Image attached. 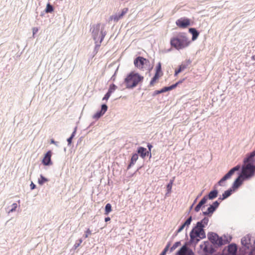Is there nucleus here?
Returning a JSON list of instances; mask_svg holds the SVG:
<instances>
[{"instance_id": "f257e3e1", "label": "nucleus", "mask_w": 255, "mask_h": 255, "mask_svg": "<svg viewBox=\"0 0 255 255\" xmlns=\"http://www.w3.org/2000/svg\"><path fill=\"white\" fill-rule=\"evenodd\" d=\"M207 237L208 241H204L199 246L201 251L198 253L200 255H217L216 253L218 249L229 244L232 239L231 236L228 237L225 235L220 236L212 232L208 233Z\"/></svg>"}, {"instance_id": "f03ea898", "label": "nucleus", "mask_w": 255, "mask_h": 255, "mask_svg": "<svg viewBox=\"0 0 255 255\" xmlns=\"http://www.w3.org/2000/svg\"><path fill=\"white\" fill-rule=\"evenodd\" d=\"M191 43V41L185 32H180L171 38L170 44L171 47L177 50L187 47Z\"/></svg>"}, {"instance_id": "7ed1b4c3", "label": "nucleus", "mask_w": 255, "mask_h": 255, "mask_svg": "<svg viewBox=\"0 0 255 255\" xmlns=\"http://www.w3.org/2000/svg\"><path fill=\"white\" fill-rule=\"evenodd\" d=\"M144 80V77L135 71L128 73L124 79V83L128 89H133L138 85H141Z\"/></svg>"}, {"instance_id": "20e7f679", "label": "nucleus", "mask_w": 255, "mask_h": 255, "mask_svg": "<svg viewBox=\"0 0 255 255\" xmlns=\"http://www.w3.org/2000/svg\"><path fill=\"white\" fill-rule=\"evenodd\" d=\"M190 240L185 243L183 246L194 247L195 248L198 243L202 239L206 237L205 230L198 229L193 227L189 233Z\"/></svg>"}, {"instance_id": "39448f33", "label": "nucleus", "mask_w": 255, "mask_h": 255, "mask_svg": "<svg viewBox=\"0 0 255 255\" xmlns=\"http://www.w3.org/2000/svg\"><path fill=\"white\" fill-rule=\"evenodd\" d=\"M242 247L239 249L240 255H247L248 251L255 246V237L251 234H248L241 239Z\"/></svg>"}, {"instance_id": "423d86ee", "label": "nucleus", "mask_w": 255, "mask_h": 255, "mask_svg": "<svg viewBox=\"0 0 255 255\" xmlns=\"http://www.w3.org/2000/svg\"><path fill=\"white\" fill-rule=\"evenodd\" d=\"M254 177L253 173L244 174L243 171L241 172L233 182L231 188L235 192L242 185L244 181H248Z\"/></svg>"}, {"instance_id": "0eeeda50", "label": "nucleus", "mask_w": 255, "mask_h": 255, "mask_svg": "<svg viewBox=\"0 0 255 255\" xmlns=\"http://www.w3.org/2000/svg\"><path fill=\"white\" fill-rule=\"evenodd\" d=\"M250 164L249 154V153H247L245 157L243 159L242 165L239 164L232 168V169L235 172L238 171V175H239V174L241 173V172H243V171H244L243 172L244 174H249V173H251L252 171V169H250L248 167Z\"/></svg>"}, {"instance_id": "6e6552de", "label": "nucleus", "mask_w": 255, "mask_h": 255, "mask_svg": "<svg viewBox=\"0 0 255 255\" xmlns=\"http://www.w3.org/2000/svg\"><path fill=\"white\" fill-rule=\"evenodd\" d=\"M133 64L135 67L139 69H143L145 66L149 65V61L142 56H138L134 58Z\"/></svg>"}, {"instance_id": "1a4fd4ad", "label": "nucleus", "mask_w": 255, "mask_h": 255, "mask_svg": "<svg viewBox=\"0 0 255 255\" xmlns=\"http://www.w3.org/2000/svg\"><path fill=\"white\" fill-rule=\"evenodd\" d=\"M220 203V202L218 201L213 202L212 204L210 205L209 207H208L206 211L202 212V215L204 216H206L208 218L209 217H211L218 208Z\"/></svg>"}, {"instance_id": "9d476101", "label": "nucleus", "mask_w": 255, "mask_h": 255, "mask_svg": "<svg viewBox=\"0 0 255 255\" xmlns=\"http://www.w3.org/2000/svg\"><path fill=\"white\" fill-rule=\"evenodd\" d=\"M105 26L103 25L101 27V35L100 41H95V46L93 51V56L94 57L98 52L100 47L101 46V43L103 41L105 36L106 35V31H104Z\"/></svg>"}, {"instance_id": "9b49d317", "label": "nucleus", "mask_w": 255, "mask_h": 255, "mask_svg": "<svg viewBox=\"0 0 255 255\" xmlns=\"http://www.w3.org/2000/svg\"><path fill=\"white\" fill-rule=\"evenodd\" d=\"M176 24L179 28H186L191 25V20L186 17H183L176 21Z\"/></svg>"}, {"instance_id": "f8f14e48", "label": "nucleus", "mask_w": 255, "mask_h": 255, "mask_svg": "<svg viewBox=\"0 0 255 255\" xmlns=\"http://www.w3.org/2000/svg\"><path fill=\"white\" fill-rule=\"evenodd\" d=\"M101 23H99L97 24H94L92 25V27L91 29L92 30V36L95 41H98L99 38H100V36L99 37V33L101 30Z\"/></svg>"}, {"instance_id": "ddd939ff", "label": "nucleus", "mask_w": 255, "mask_h": 255, "mask_svg": "<svg viewBox=\"0 0 255 255\" xmlns=\"http://www.w3.org/2000/svg\"><path fill=\"white\" fill-rule=\"evenodd\" d=\"M175 255H195V254L191 248L182 246L176 252Z\"/></svg>"}, {"instance_id": "4468645a", "label": "nucleus", "mask_w": 255, "mask_h": 255, "mask_svg": "<svg viewBox=\"0 0 255 255\" xmlns=\"http://www.w3.org/2000/svg\"><path fill=\"white\" fill-rule=\"evenodd\" d=\"M250 160V166L248 167L252 169L251 173H253V176H255V149L252 151L249 152Z\"/></svg>"}, {"instance_id": "2eb2a0df", "label": "nucleus", "mask_w": 255, "mask_h": 255, "mask_svg": "<svg viewBox=\"0 0 255 255\" xmlns=\"http://www.w3.org/2000/svg\"><path fill=\"white\" fill-rule=\"evenodd\" d=\"M52 155V152L51 150H48L44 156V157L42 160V163L45 166H50L53 164V162L51 160V156Z\"/></svg>"}, {"instance_id": "dca6fc26", "label": "nucleus", "mask_w": 255, "mask_h": 255, "mask_svg": "<svg viewBox=\"0 0 255 255\" xmlns=\"http://www.w3.org/2000/svg\"><path fill=\"white\" fill-rule=\"evenodd\" d=\"M209 221V218L205 216L201 220L198 221L193 227L198 229L205 230L204 228L208 225Z\"/></svg>"}, {"instance_id": "f3484780", "label": "nucleus", "mask_w": 255, "mask_h": 255, "mask_svg": "<svg viewBox=\"0 0 255 255\" xmlns=\"http://www.w3.org/2000/svg\"><path fill=\"white\" fill-rule=\"evenodd\" d=\"M108 106L106 104H103L101 105V110L98 111L93 116V118L96 120L99 119L102 117L108 110Z\"/></svg>"}, {"instance_id": "a211bd4d", "label": "nucleus", "mask_w": 255, "mask_h": 255, "mask_svg": "<svg viewBox=\"0 0 255 255\" xmlns=\"http://www.w3.org/2000/svg\"><path fill=\"white\" fill-rule=\"evenodd\" d=\"M235 173V172L232 169V168L225 174L222 178L218 182L217 184L219 186H223V183L226 180L231 178L232 176Z\"/></svg>"}, {"instance_id": "6ab92c4d", "label": "nucleus", "mask_w": 255, "mask_h": 255, "mask_svg": "<svg viewBox=\"0 0 255 255\" xmlns=\"http://www.w3.org/2000/svg\"><path fill=\"white\" fill-rule=\"evenodd\" d=\"M235 173V172L232 169V168L225 174L222 178L218 182L217 184L219 186H223V183L226 180L231 178L232 176Z\"/></svg>"}, {"instance_id": "aec40b11", "label": "nucleus", "mask_w": 255, "mask_h": 255, "mask_svg": "<svg viewBox=\"0 0 255 255\" xmlns=\"http://www.w3.org/2000/svg\"><path fill=\"white\" fill-rule=\"evenodd\" d=\"M235 173V172L232 169V168L225 174L222 178L218 182L217 184L219 186H223V183L226 180L231 178L232 176Z\"/></svg>"}, {"instance_id": "412c9836", "label": "nucleus", "mask_w": 255, "mask_h": 255, "mask_svg": "<svg viewBox=\"0 0 255 255\" xmlns=\"http://www.w3.org/2000/svg\"><path fill=\"white\" fill-rule=\"evenodd\" d=\"M219 191L217 189L216 185H215L213 187V189L209 192L208 195H205L204 197L207 198V200H214L215 199L218 195Z\"/></svg>"}, {"instance_id": "4be33fe9", "label": "nucleus", "mask_w": 255, "mask_h": 255, "mask_svg": "<svg viewBox=\"0 0 255 255\" xmlns=\"http://www.w3.org/2000/svg\"><path fill=\"white\" fill-rule=\"evenodd\" d=\"M136 151L135 153H137V155H139L142 159H144L146 156L149 155L147 149L142 146H138Z\"/></svg>"}, {"instance_id": "5701e85b", "label": "nucleus", "mask_w": 255, "mask_h": 255, "mask_svg": "<svg viewBox=\"0 0 255 255\" xmlns=\"http://www.w3.org/2000/svg\"><path fill=\"white\" fill-rule=\"evenodd\" d=\"M117 86L115 84H114L113 83L111 84L108 89V92L104 95V97L103 98L102 100L107 101L110 97L111 94L117 89Z\"/></svg>"}, {"instance_id": "b1692460", "label": "nucleus", "mask_w": 255, "mask_h": 255, "mask_svg": "<svg viewBox=\"0 0 255 255\" xmlns=\"http://www.w3.org/2000/svg\"><path fill=\"white\" fill-rule=\"evenodd\" d=\"M228 254L230 255H236L238 247L235 243H231L227 246Z\"/></svg>"}, {"instance_id": "393cba45", "label": "nucleus", "mask_w": 255, "mask_h": 255, "mask_svg": "<svg viewBox=\"0 0 255 255\" xmlns=\"http://www.w3.org/2000/svg\"><path fill=\"white\" fill-rule=\"evenodd\" d=\"M138 158L137 153H133L132 154L129 163L127 166V170H129L132 166H133Z\"/></svg>"}, {"instance_id": "a878e982", "label": "nucleus", "mask_w": 255, "mask_h": 255, "mask_svg": "<svg viewBox=\"0 0 255 255\" xmlns=\"http://www.w3.org/2000/svg\"><path fill=\"white\" fill-rule=\"evenodd\" d=\"M189 32L192 34V41H195L199 35V32L194 27L189 28Z\"/></svg>"}, {"instance_id": "bb28decb", "label": "nucleus", "mask_w": 255, "mask_h": 255, "mask_svg": "<svg viewBox=\"0 0 255 255\" xmlns=\"http://www.w3.org/2000/svg\"><path fill=\"white\" fill-rule=\"evenodd\" d=\"M168 91H169V90H168V88H167V86H165L160 90L154 91L152 93V96L153 97H155L156 96H157L158 94L163 93H165V92H166Z\"/></svg>"}, {"instance_id": "cd10ccee", "label": "nucleus", "mask_w": 255, "mask_h": 255, "mask_svg": "<svg viewBox=\"0 0 255 255\" xmlns=\"http://www.w3.org/2000/svg\"><path fill=\"white\" fill-rule=\"evenodd\" d=\"M54 6L49 2L46 4L45 12L46 13H51L54 11Z\"/></svg>"}, {"instance_id": "c85d7f7f", "label": "nucleus", "mask_w": 255, "mask_h": 255, "mask_svg": "<svg viewBox=\"0 0 255 255\" xmlns=\"http://www.w3.org/2000/svg\"><path fill=\"white\" fill-rule=\"evenodd\" d=\"M161 76V74H154L153 77L151 78L149 86L152 87L154 85V83L156 82L157 80H158V79Z\"/></svg>"}, {"instance_id": "c756f323", "label": "nucleus", "mask_w": 255, "mask_h": 255, "mask_svg": "<svg viewBox=\"0 0 255 255\" xmlns=\"http://www.w3.org/2000/svg\"><path fill=\"white\" fill-rule=\"evenodd\" d=\"M235 191L233 190L231 187L229 188L228 190L224 191V192L222 194L223 198H225L226 199L228 197H229L233 192Z\"/></svg>"}, {"instance_id": "7c9ffc66", "label": "nucleus", "mask_w": 255, "mask_h": 255, "mask_svg": "<svg viewBox=\"0 0 255 255\" xmlns=\"http://www.w3.org/2000/svg\"><path fill=\"white\" fill-rule=\"evenodd\" d=\"M187 65L185 64H181L178 68L175 70L174 76H177L180 72H182L187 68Z\"/></svg>"}, {"instance_id": "2f4dec72", "label": "nucleus", "mask_w": 255, "mask_h": 255, "mask_svg": "<svg viewBox=\"0 0 255 255\" xmlns=\"http://www.w3.org/2000/svg\"><path fill=\"white\" fill-rule=\"evenodd\" d=\"M207 202V198L206 197H203L201 200L198 203V205H199L200 207L202 208V210L205 208V204Z\"/></svg>"}, {"instance_id": "473e14b6", "label": "nucleus", "mask_w": 255, "mask_h": 255, "mask_svg": "<svg viewBox=\"0 0 255 255\" xmlns=\"http://www.w3.org/2000/svg\"><path fill=\"white\" fill-rule=\"evenodd\" d=\"M48 181L49 179L48 178L44 177L42 174H40V178L38 180V183L40 185H42Z\"/></svg>"}, {"instance_id": "72a5a7b5", "label": "nucleus", "mask_w": 255, "mask_h": 255, "mask_svg": "<svg viewBox=\"0 0 255 255\" xmlns=\"http://www.w3.org/2000/svg\"><path fill=\"white\" fill-rule=\"evenodd\" d=\"M112 211V205L110 203H107L105 207V215H108L109 213Z\"/></svg>"}, {"instance_id": "f704fd0d", "label": "nucleus", "mask_w": 255, "mask_h": 255, "mask_svg": "<svg viewBox=\"0 0 255 255\" xmlns=\"http://www.w3.org/2000/svg\"><path fill=\"white\" fill-rule=\"evenodd\" d=\"M173 178H174V177ZM173 182L174 179H170L169 183L166 185V191H167V193H171Z\"/></svg>"}, {"instance_id": "c9c22d12", "label": "nucleus", "mask_w": 255, "mask_h": 255, "mask_svg": "<svg viewBox=\"0 0 255 255\" xmlns=\"http://www.w3.org/2000/svg\"><path fill=\"white\" fill-rule=\"evenodd\" d=\"M171 242H168L166 245L165 246V248L163 250V251L161 252V253L159 255H166L167 252L169 251V248L171 246Z\"/></svg>"}, {"instance_id": "e433bc0d", "label": "nucleus", "mask_w": 255, "mask_h": 255, "mask_svg": "<svg viewBox=\"0 0 255 255\" xmlns=\"http://www.w3.org/2000/svg\"><path fill=\"white\" fill-rule=\"evenodd\" d=\"M181 241H177L175 242L173 246L169 248V252L170 253L172 252L173 251H174L177 248L181 246Z\"/></svg>"}, {"instance_id": "4c0bfd02", "label": "nucleus", "mask_w": 255, "mask_h": 255, "mask_svg": "<svg viewBox=\"0 0 255 255\" xmlns=\"http://www.w3.org/2000/svg\"><path fill=\"white\" fill-rule=\"evenodd\" d=\"M155 74H161V76L163 74L161 68V63L160 62L157 63L156 66Z\"/></svg>"}, {"instance_id": "58836bf2", "label": "nucleus", "mask_w": 255, "mask_h": 255, "mask_svg": "<svg viewBox=\"0 0 255 255\" xmlns=\"http://www.w3.org/2000/svg\"><path fill=\"white\" fill-rule=\"evenodd\" d=\"M193 220L192 217L191 216H189L184 222L186 225V230L187 231L189 226L190 225L192 221Z\"/></svg>"}, {"instance_id": "ea45409f", "label": "nucleus", "mask_w": 255, "mask_h": 255, "mask_svg": "<svg viewBox=\"0 0 255 255\" xmlns=\"http://www.w3.org/2000/svg\"><path fill=\"white\" fill-rule=\"evenodd\" d=\"M113 16L114 17L115 21H118L123 17V15L120 12L118 14H116Z\"/></svg>"}, {"instance_id": "a19ab883", "label": "nucleus", "mask_w": 255, "mask_h": 255, "mask_svg": "<svg viewBox=\"0 0 255 255\" xmlns=\"http://www.w3.org/2000/svg\"><path fill=\"white\" fill-rule=\"evenodd\" d=\"M147 147L148 148V154L149 155V158L151 157V148L153 147L152 145L150 143H147Z\"/></svg>"}, {"instance_id": "79ce46f5", "label": "nucleus", "mask_w": 255, "mask_h": 255, "mask_svg": "<svg viewBox=\"0 0 255 255\" xmlns=\"http://www.w3.org/2000/svg\"><path fill=\"white\" fill-rule=\"evenodd\" d=\"M82 239H80L78 240V242H76L75 245H74L73 248L74 249H76L78 247H79L80 245V244L82 243Z\"/></svg>"}, {"instance_id": "37998d69", "label": "nucleus", "mask_w": 255, "mask_h": 255, "mask_svg": "<svg viewBox=\"0 0 255 255\" xmlns=\"http://www.w3.org/2000/svg\"><path fill=\"white\" fill-rule=\"evenodd\" d=\"M17 207V205L16 203H14L11 205V208L9 210V212H12L15 211L16 208Z\"/></svg>"}, {"instance_id": "c03bdc74", "label": "nucleus", "mask_w": 255, "mask_h": 255, "mask_svg": "<svg viewBox=\"0 0 255 255\" xmlns=\"http://www.w3.org/2000/svg\"><path fill=\"white\" fill-rule=\"evenodd\" d=\"M177 86H178L177 84H176V83H175L169 86H167V88H168L169 91H171V90L174 89Z\"/></svg>"}, {"instance_id": "a18cd8bd", "label": "nucleus", "mask_w": 255, "mask_h": 255, "mask_svg": "<svg viewBox=\"0 0 255 255\" xmlns=\"http://www.w3.org/2000/svg\"><path fill=\"white\" fill-rule=\"evenodd\" d=\"M91 234V231L90 230V229H88L85 231V234L84 235L83 237L84 238H87L88 237L89 235Z\"/></svg>"}, {"instance_id": "49530a36", "label": "nucleus", "mask_w": 255, "mask_h": 255, "mask_svg": "<svg viewBox=\"0 0 255 255\" xmlns=\"http://www.w3.org/2000/svg\"><path fill=\"white\" fill-rule=\"evenodd\" d=\"M38 27H34L33 28H32V34H33V37H35V35L37 33V32L38 31Z\"/></svg>"}, {"instance_id": "de8ad7c7", "label": "nucleus", "mask_w": 255, "mask_h": 255, "mask_svg": "<svg viewBox=\"0 0 255 255\" xmlns=\"http://www.w3.org/2000/svg\"><path fill=\"white\" fill-rule=\"evenodd\" d=\"M248 254L249 255H255V246L250 252L248 251Z\"/></svg>"}, {"instance_id": "09e8293b", "label": "nucleus", "mask_w": 255, "mask_h": 255, "mask_svg": "<svg viewBox=\"0 0 255 255\" xmlns=\"http://www.w3.org/2000/svg\"><path fill=\"white\" fill-rule=\"evenodd\" d=\"M128 8L127 7H125L122 10V11L121 12V13L124 16L127 13V12L128 11Z\"/></svg>"}, {"instance_id": "8fccbe9b", "label": "nucleus", "mask_w": 255, "mask_h": 255, "mask_svg": "<svg viewBox=\"0 0 255 255\" xmlns=\"http://www.w3.org/2000/svg\"><path fill=\"white\" fill-rule=\"evenodd\" d=\"M73 138L72 137H69L67 138V141L68 142V146H71V144L72 142Z\"/></svg>"}, {"instance_id": "3c124183", "label": "nucleus", "mask_w": 255, "mask_h": 255, "mask_svg": "<svg viewBox=\"0 0 255 255\" xmlns=\"http://www.w3.org/2000/svg\"><path fill=\"white\" fill-rule=\"evenodd\" d=\"M77 127H75L70 137H72L73 138L75 137L77 131Z\"/></svg>"}, {"instance_id": "603ef678", "label": "nucleus", "mask_w": 255, "mask_h": 255, "mask_svg": "<svg viewBox=\"0 0 255 255\" xmlns=\"http://www.w3.org/2000/svg\"><path fill=\"white\" fill-rule=\"evenodd\" d=\"M196 203V200H194L192 204L189 207V211L188 212V214H189V213L190 212L191 210L192 209L194 205H195V204Z\"/></svg>"}, {"instance_id": "864d4df0", "label": "nucleus", "mask_w": 255, "mask_h": 255, "mask_svg": "<svg viewBox=\"0 0 255 255\" xmlns=\"http://www.w3.org/2000/svg\"><path fill=\"white\" fill-rule=\"evenodd\" d=\"M30 189L32 190L35 189L36 188V185L34 183H33L32 182H31V183L30 184Z\"/></svg>"}, {"instance_id": "5fc2aeb1", "label": "nucleus", "mask_w": 255, "mask_h": 255, "mask_svg": "<svg viewBox=\"0 0 255 255\" xmlns=\"http://www.w3.org/2000/svg\"><path fill=\"white\" fill-rule=\"evenodd\" d=\"M201 209H202V208L200 207L199 205H197L194 208V211L196 212H198Z\"/></svg>"}, {"instance_id": "6e6d98bb", "label": "nucleus", "mask_w": 255, "mask_h": 255, "mask_svg": "<svg viewBox=\"0 0 255 255\" xmlns=\"http://www.w3.org/2000/svg\"><path fill=\"white\" fill-rule=\"evenodd\" d=\"M184 228L183 227V226L181 225L179 226L178 229L177 230V233H180Z\"/></svg>"}, {"instance_id": "4d7b16f0", "label": "nucleus", "mask_w": 255, "mask_h": 255, "mask_svg": "<svg viewBox=\"0 0 255 255\" xmlns=\"http://www.w3.org/2000/svg\"><path fill=\"white\" fill-rule=\"evenodd\" d=\"M50 143L54 144L56 146H58V142L57 141H55L54 139H51L50 140Z\"/></svg>"}, {"instance_id": "13d9d810", "label": "nucleus", "mask_w": 255, "mask_h": 255, "mask_svg": "<svg viewBox=\"0 0 255 255\" xmlns=\"http://www.w3.org/2000/svg\"><path fill=\"white\" fill-rule=\"evenodd\" d=\"M185 78H183L182 79L179 80L178 81H177L176 83L177 84V85L178 86L179 84L182 83L183 82V81H185Z\"/></svg>"}, {"instance_id": "bf43d9fd", "label": "nucleus", "mask_w": 255, "mask_h": 255, "mask_svg": "<svg viewBox=\"0 0 255 255\" xmlns=\"http://www.w3.org/2000/svg\"><path fill=\"white\" fill-rule=\"evenodd\" d=\"M111 220V218L109 217H107L105 218V222H108V221H110Z\"/></svg>"}, {"instance_id": "052dcab7", "label": "nucleus", "mask_w": 255, "mask_h": 255, "mask_svg": "<svg viewBox=\"0 0 255 255\" xmlns=\"http://www.w3.org/2000/svg\"><path fill=\"white\" fill-rule=\"evenodd\" d=\"M112 80H113V81H115V79H116V72L115 73V74L112 76V77H111V79Z\"/></svg>"}, {"instance_id": "680f3d73", "label": "nucleus", "mask_w": 255, "mask_h": 255, "mask_svg": "<svg viewBox=\"0 0 255 255\" xmlns=\"http://www.w3.org/2000/svg\"><path fill=\"white\" fill-rule=\"evenodd\" d=\"M225 200V198H223V196L222 195V196H220L219 197V198H218L217 201H223V200Z\"/></svg>"}, {"instance_id": "e2e57ef3", "label": "nucleus", "mask_w": 255, "mask_h": 255, "mask_svg": "<svg viewBox=\"0 0 255 255\" xmlns=\"http://www.w3.org/2000/svg\"><path fill=\"white\" fill-rule=\"evenodd\" d=\"M45 13H46V12H45V9H44L43 11H41V12L40 13V16L43 17V16H44V15Z\"/></svg>"}, {"instance_id": "0e129e2a", "label": "nucleus", "mask_w": 255, "mask_h": 255, "mask_svg": "<svg viewBox=\"0 0 255 255\" xmlns=\"http://www.w3.org/2000/svg\"><path fill=\"white\" fill-rule=\"evenodd\" d=\"M178 233H177V230H176V231H175V232L174 233V234L173 235L172 237H173V238H174V237H176V236L178 235Z\"/></svg>"}, {"instance_id": "69168bd1", "label": "nucleus", "mask_w": 255, "mask_h": 255, "mask_svg": "<svg viewBox=\"0 0 255 255\" xmlns=\"http://www.w3.org/2000/svg\"><path fill=\"white\" fill-rule=\"evenodd\" d=\"M202 194V192H201L199 195L197 197V198L195 199V200H196V201H197V199H198V198L201 196Z\"/></svg>"}, {"instance_id": "338daca9", "label": "nucleus", "mask_w": 255, "mask_h": 255, "mask_svg": "<svg viewBox=\"0 0 255 255\" xmlns=\"http://www.w3.org/2000/svg\"><path fill=\"white\" fill-rule=\"evenodd\" d=\"M181 225L183 226V227L184 228H186V224H185V222L181 224Z\"/></svg>"}, {"instance_id": "774afa93", "label": "nucleus", "mask_w": 255, "mask_h": 255, "mask_svg": "<svg viewBox=\"0 0 255 255\" xmlns=\"http://www.w3.org/2000/svg\"><path fill=\"white\" fill-rule=\"evenodd\" d=\"M251 59L253 60H255V55H253L251 57Z\"/></svg>"}]
</instances>
